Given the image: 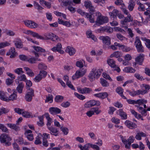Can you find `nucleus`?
Segmentation results:
<instances>
[{
	"label": "nucleus",
	"mask_w": 150,
	"mask_h": 150,
	"mask_svg": "<svg viewBox=\"0 0 150 150\" xmlns=\"http://www.w3.org/2000/svg\"><path fill=\"white\" fill-rule=\"evenodd\" d=\"M103 71L102 69H97L96 68H93L88 76L90 81H92L95 80L96 79L98 78Z\"/></svg>",
	"instance_id": "f257e3e1"
},
{
	"label": "nucleus",
	"mask_w": 150,
	"mask_h": 150,
	"mask_svg": "<svg viewBox=\"0 0 150 150\" xmlns=\"http://www.w3.org/2000/svg\"><path fill=\"white\" fill-rule=\"evenodd\" d=\"M142 85L144 87L145 90H138L132 92H129L128 90H127V91L129 92V95L133 97L139 95H144L147 93L148 91L150 89V86L149 85L144 84H143Z\"/></svg>",
	"instance_id": "f03ea898"
},
{
	"label": "nucleus",
	"mask_w": 150,
	"mask_h": 150,
	"mask_svg": "<svg viewBox=\"0 0 150 150\" xmlns=\"http://www.w3.org/2000/svg\"><path fill=\"white\" fill-rule=\"evenodd\" d=\"M96 15L97 17L95 23L97 25L99 26L108 22V18L107 17L102 16L100 13L98 12H97L96 13Z\"/></svg>",
	"instance_id": "7ed1b4c3"
},
{
	"label": "nucleus",
	"mask_w": 150,
	"mask_h": 150,
	"mask_svg": "<svg viewBox=\"0 0 150 150\" xmlns=\"http://www.w3.org/2000/svg\"><path fill=\"white\" fill-rule=\"evenodd\" d=\"M0 98L1 100L6 102L13 101L17 99V95L15 93H13L8 98L7 97H6L3 92L1 91L0 92Z\"/></svg>",
	"instance_id": "20e7f679"
},
{
	"label": "nucleus",
	"mask_w": 150,
	"mask_h": 150,
	"mask_svg": "<svg viewBox=\"0 0 150 150\" xmlns=\"http://www.w3.org/2000/svg\"><path fill=\"white\" fill-rule=\"evenodd\" d=\"M122 10L124 14L127 15V16L125 18L124 20L121 21V24L122 25H125L127 23L132 21L133 18L128 12V10L125 8H122Z\"/></svg>",
	"instance_id": "39448f33"
},
{
	"label": "nucleus",
	"mask_w": 150,
	"mask_h": 150,
	"mask_svg": "<svg viewBox=\"0 0 150 150\" xmlns=\"http://www.w3.org/2000/svg\"><path fill=\"white\" fill-rule=\"evenodd\" d=\"M11 140L10 137L7 134L3 133L0 136V141L1 143H5L6 146H9L11 144L9 142Z\"/></svg>",
	"instance_id": "423d86ee"
},
{
	"label": "nucleus",
	"mask_w": 150,
	"mask_h": 150,
	"mask_svg": "<svg viewBox=\"0 0 150 150\" xmlns=\"http://www.w3.org/2000/svg\"><path fill=\"white\" fill-rule=\"evenodd\" d=\"M134 45L138 52H144V48L139 38L138 37H136Z\"/></svg>",
	"instance_id": "0eeeda50"
},
{
	"label": "nucleus",
	"mask_w": 150,
	"mask_h": 150,
	"mask_svg": "<svg viewBox=\"0 0 150 150\" xmlns=\"http://www.w3.org/2000/svg\"><path fill=\"white\" fill-rule=\"evenodd\" d=\"M86 69H85L83 71L81 69L76 71L75 74L72 76V79L74 80L82 77L86 72Z\"/></svg>",
	"instance_id": "6e6552de"
},
{
	"label": "nucleus",
	"mask_w": 150,
	"mask_h": 150,
	"mask_svg": "<svg viewBox=\"0 0 150 150\" xmlns=\"http://www.w3.org/2000/svg\"><path fill=\"white\" fill-rule=\"evenodd\" d=\"M34 90L32 88H28L27 92L25 97L26 101L30 102L32 100L33 97L34 96Z\"/></svg>",
	"instance_id": "1a4fd4ad"
},
{
	"label": "nucleus",
	"mask_w": 150,
	"mask_h": 150,
	"mask_svg": "<svg viewBox=\"0 0 150 150\" xmlns=\"http://www.w3.org/2000/svg\"><path fill=\"white\" fill-rule=\"evenodd\" d=\"M45 39H51L53 41L59 40V38L56 35L51 33H47L44 35Z\"/></svg>",
	"instance_id": "9d476101"
},
{
	"label": "nucleus",
	"mask_w": 150,
	"mask_h": 150,
	"mask_svg": "<svg viewBox=\"0 0 150 150\" xmlns=\"http://www.w3.org/2000/svg\"><path fill=\"white\" fill-rule=\"evenodd\" d=\"M24 22L26 26L32 28H36L38 26L37 23L31 20H25L24 21Z\"/></svg>",
	"instance_id": "9b49d317"
},
{
	"label": "nucleus",
	"mask_w": 150,
	"mask_h": 150,
	"mask_svg": "<svg viewBox=\"0 0 150 150\" xmlns=\"http://www.w3.org/2000/svg\"><path fill=\"white\" fill-rule=\"evenodd\" d=\"M62 46L60 43H58L56 46L51 49V50L54 52H57L61 54H63L64 52L62 50Z\"/></svg>",
	"instance_id": "f8f14e48"
},
{
	"label": "nucleus",
	"mask_w": 150,
	"mask_h": 150,
	"mask_svg": "<svg viewBox=\"0 0 150 150\" xmlns=\"http://www.w3.org/2000/svg\"><path fill=\"white\" fill-rule=\"evenodd\" d=\"M100 39L103 40L104 44L109 46L111 44V39L108 36H101L100 37Z\"/></svg>",
	"instance_id": "ddd939ff"
},
{
	"label": "nucleus",
	"mask_w": 150,
	"mask_h": 150,
	"mask_svg": "<svg viewBox=\"0 0 150 150\" xmlns=\"http://www.w3.org/2000/svg\"><path fill=\"white\" fill-rule=\"evenodd\" d=\"M24 33L26 34H30L33 36L34 37H35L38 39H39L41 40H44L45 38L42 36H40L39 34L35 32H34L30 30H28L26 32H24Z\"/></svg>",
	"instance_id": "4468645a"
},
{
	"label": "nucleus",
	"mask_w": 150,
	"mask_h": 150,
	"mask_svg": "<svg viewBox=\"0 0 150 150\" xmlns=\"http://www.w3.org/2000/svg\"><path fill=\"white\" fill-rule=\"evenodd\" d=\"M125 124L128 128L131 129H135L137 127L135 123L129 120H126L125 122Z\"/></svg>",
	"instance_id": "2eb2a0df"
},
{
	"label": "nucleus",
	"mask_w": 150,
	"mask_h": 150,
	"mask_svg": "<svg viewBox=\"0 0 150 150\" xmlns=\"http://www.w3.org/2000/svg\"><path fill=\"white\" fill-rule=\"evenodd\" d=\"M77 90L81 94L89 93L92 91V89L88 88L85 87L83 88H78Z\"/></svg>",
	"instance_id": "dca6fc26"
},
{
	"label": "nucleus",
	"mask_w": 150,
	"mask_h": 150,
	"mask_svg": "<svg viewBox=\"0 0 150 150\" xmlns=\"http://www.w3.org/2000/svg\"><path fill=\"white\" fill-rule=\"evenodd\" d=\"M50 113L53 115L59 113L61 112L60 109L56 107H51L49 109Z\"/></svg>",
	"instance_id": "f3484780"
},
{
	"label": "nucleus",
	"mask_w": 150,
	"mask_h": 150,
	"mask_svg": "<svg viewBox=\"0 0 150 150\" xmlns=\"http://www.w3.org/2000/svg\"><path fill=\"white\" fill-rule=\"evenodd\" d=\"M32 131L30 130H26L25 134L28 139L30 141H32L33 139V134H32Z\"/></svg>",
	"instance_id": "a211bd4d"
},
{
	"label": "nucleus",
	"mask_w": 150,
	"mask_h": 150,
	"mask_svg": "<svg viewBox=\"0 0 150 150\" xmlns=\"http://www.w3.org/2000/svg\"><path fill=\"white\" fill-rule=\"evenodd\" d=\"M48 129L50 131V133L52 135L56 136L58 135V130L57 128L52 127H48Z\"/></svg>",
	"instance_id": "6ab92c4d"
},
{
	"label": "nucleus",
	"mask_w": 150,
	"mask_h": 150,
	"mask_svg": "<svg viewBox=\"0 0 150 150\" xmlns=\"http://www.w3.org/2000/svg\"><path fill=\"white\" fill-rule=\"evenodd\" d=\"M95 97L99 98L102 99H104L108 96V94L107 92L100 93H98L95 94L94 95Z\"/></svg>",
	"instance_id": "aec40b11"
},
{
	"label": "nucleus",
	"mask_w": 150,
	"mask_h": 150,
	"mask_svg": "<svg viewBox=\"0 0 150 150\" xmlns=\"http://www.w3.org/2000/svg\"><path fill=\"white\" fill-rule=\"evenodd\" d=\"M16 54V52L14 47H11L9 50V52L6 53L7 55H10V57L13 58L14 57Z\"/></svg>",
	"instance_id": "412c9836"
},
{
	"label": "nucleus",
	"mask_w": 150,
	"mask_h": 150,
	"mask_svg": "<svg viewBox=\"0 0 150 150\" xmlns=\"http://www.w3.org/2000/svg\"><path fill=\"white\" fill-rule=\"evenodd\" d=\"M119 13V11L116 9H114L112 12L109 13V14L111 18H113L114 19H116L117 16Z\"/></svg>",
	"instance_id": "4be33fe9"
},
{
	"label": "nucleus",
	"mask_w": 150,
	"mask_h": 150,
	"mask_svg": "<svg viewBox=\"0 0 150 150\" xmlns=\"http://www.w3.org/2000/svg\"><path fill=\"white\" fill-rule=\"evenodd\" d=\"M65 51L68 53L69 55H72L74 54L76 52L75 50L72 47L68 46L67 47Z\"/></svg>",
	"instance_id": "5701e85b"
},
{
	"label": "nucleus",
	"mask_w": 150,
	"mask_h": 150,
	"mask_svg": "<svg viewBox=\"0 0 150 150\" xmlns=\"http://www.w3.org/2000/svg\"><path fill=\"white\" fill-rule=\"evenodd\" d=\"M146 134L142 132H139L137 133L135 138L137 140H140L142 139V137H146Z\"/></svg>",
	"instance_id": "b1692460"
},
{
	"label": "nucleus",
	"mask_w": 150,
	"mask_h": 150,
	"mask_svg": "<svg viewBox=\"0 0 150 150\" xmlns=\"http://www.w3.org/2000/svg\"><path fill=\"white\" fill-rule=\"evenodd\" d=\"M119 112V115L121 116L122 119L125 120L127 119V114L123 111L122 109H119L117 111Z\"/></svg>",
	"instance_id": "393cba45"
},
{
	"label": "nucleus",
	"mask_w": 150,
	"mask_h": 150,
	"mask_svg": "<svg viewBox=\"0 0 150 150\" xmlns=\"http://www.w3.org/2000/svg\"><path fill=\"white\" fill-rule=\"evenodd\" d=\"M144 56L143 54H140L139 56L136 59V62L140 65L142 64V63L143 60V57Z\"/></svg>",
	"instance_id": "a878e982"
},
{
	"label": "nucleus",
	"mask_w": 150,
	"mask_h": 150,
	"mask_svg": "<svg viewBox=\"0 0 150 150\" xmlns=\"http://www.w3.org/2000/svg\"><path fill=\"white\" fill-rule=\"evenodd\" d=\"M95 100H92L88 101L84 105L85 108H89L95 105Z\"/></svg>",
	"instance_id": "bb28decb"
},
{
	"label": "nucleus",
	"mask_w": 150,
	"mask_h": 150,
	"mask_svg": "<svg viewBox=\"0 0 150 150\" xmlns=\"http://www.w3.org/2000/svg\"><path fill=\"white\" fill-rule=\"evenodd\" d=\"M44 115L47 120V123L46 124L47 125L48 127H49L51 125V124L52 122V118L50 117V115L48 113L45 114Z\"/></svg>",
	"instance_id": "cd10ccee"
},
{
	"label": "nucleus",
	"mask_w": 150,
	"mask_h": 150,
	"mask_svg": "<svg viewBox=\"0 0 150 150\" xmlns=\"http://www.w3.org/2000/svg\"><path fill=\"white\" fill-rule=\"evenodd\" d=\"M135 3L134 1L132 0H130L128 3V8L129 10L132 11L133 10L134 6Z\"/></svg>",
	"instance_id": "c85d7f7f"
},
{
	"label": "nucleus",
	"mask_w": 150,
	"mask_h": 150,
	"mask_svg": "<svg viewBox=\"0 0 150 150\" xmlns=\"http://www.w3.org/2000/svg\"><path fill=\"white\" fill-rule=\"evenodd\" d=\"M7 125L8 127L11 129H13L16 131H18L20 130V128L19 127L15 124H7Z\"/></svg>",
	"instance_id": "c756f323"
},
{
	"label": "nucleus",
	"mask_w": 150,
	"mask_h": 150,
	"mask_svg": "<svg viewBox=\"0 0 150 150\" xmlns=\"http://www.w3.org/2000/svg\"><path fill=\"white\" fill-rule=\"evenodd\" d=\"M24 69L26 71V74L30 76H33L34 75V73L29 68L25 67H24Z\"/></svg>",
	"instance_id": "7c9ffc66"
},
{
	"label": "nucleus",
	"mask_w": 150,
	"mask_h": 150,
	"mask_svg": "<svg viewBox=\"0 0 150 150\" xmlns=\"http://www.w3.org/2000/svg\"><path fill=\"white\" fill-rule=\"evenodd\" d=\"M18 79H16L15 80V81L16 82H17V81H18L17 83H19L18 80H19L21 81H27L26 77L25 75L24 74L19 76L18 77Z\"/></svg>",
	"instance_id": "2f4dec72"
},
{
	"label": "nucleus",
	"mask_w": 150,
	"mask_h": 150,
	"mask_svg": "<svg viewBox=\"0 0 150 150\" xmlns=\"http://www.w3.org/2000/svg\"><path fill=\"white\" fill-rule=\"evenodd\" d=\"M107 62L108 64L112 67H115L116 66L115 61L112 59H108Z\"/></svg>",
	"instance_id": "473e14b6"
},
{
	"label": "nucleus",
	"mask_w": 150,
	"mask_h": 150,
	"mask_svg": "<svg viewBox=\"0 0 150 150\" xmlns=\"http://www.w3.org/2000/svg\"><path fill=\"white\" fill-rule=\"evenodd\" d=\"M124 71L127 73H134L135 72V70L131 67H127L125 68Z\"/></svg>",
	"instance_id": "72a5a7b5"
},
{
	"label": "nucleus",
	"mask_w": 150,
	"mask_h": 150,
	"mask_svg": "<svg viewBox=\"0 0 150 150\" xmlns=\"http://www.w3.org/2000/svg\"><path fill=\"white\" fill-rule=\"evenodd\" d=\"M38 118L39 120V121L38 122H37V125L40 126H42L44 125L43 122V116H39Z\"/></svg>",
	"instance_id": "f704fd0d"
},
{
	"label": "nucleus",
	"mask_w": 150,
	"mask_h": 150,
	"mask_svg": "<svg viewBox=\"0 0 150 150\" xmlns=\"http://www.w3.org/2000/svg\"><path fill=\"white\" fill-rule=\"evenodd\" d=\"M36 60L41 61V59H38V58H35L34 57H31V58L29 59L28 58L27 61L31 64H34L35 63V62Z\"/></svg>",
	"instance_id": "c9c22d12"
},
{
	"label": "nucleus",
	"mask_w": 150,
	"mask_h": 150,
	"mask_svg": "<svg viewBox=\"0 0 150 150\" xmlns=\"http://www.w3.org/2000/svg\"><path fill=\"white\" fill-rule=\"evenodd\" d=\"M87 37L89 38H91L92 40H94V41H96L97 39L96 37H95L92 34V33L91 31H88L86 33Z\"/></svg>",
	"instance_id": "e433bc0d"
},
{
	"label": "nucleus",
	"mask_w": 150,
	"mask_h": 150,
	"mask_svg": "<svg viewBox=\"0 0 150 150\" xmlns=\"http://www.w3.org/2000/svg\"><path fill=\"white\" fill-rule=\"evenodd\" d=\"M34 49L37 52H45V49L39 46H33Z\"/></svg>",
	"instance_id": "4c0bfd02"
},
{
	"label": "nucleus",
	"mask_w": 150,
	"mask_h": 150,
	"mask_svg": "<svg viewBox=\"0 0 150 150\" xmlns=\"http://www.w3.org/2000/svg\"><path fill=\"white\" fill-rule=\"evenodd\" d=\"M38 68L39 69L45 70L47 69V67L44 63L41 62L38 64Z\"/></svg>",
	"instance_id": "58836bf2"
},
{
	"label": "nucleus",
	"mask_w": 150,
	"mask_h": 150,
	"mask_svg": "<svg viewBox=\"0 0 150 150\" xmlns=\"http://www.w3.org/2000/svg\"><path fill=\"white\" fill-rule=\"evenodd\" d=\"M100 80V83L103 87H106L109 86V83L104 79L101 78Z\"/></svg>",
	"instance_id": "ea45409f"
},
{
	"label": "nucleus",
	"mask_w": 150,
	"mask_h": 150,
	"mask_svg": "<svg viewBox=\"0 0 150 150\" xmlns=\"http://www.w3.org/2000/svg\"><path fill=\"white\" fill-rule=\"evenodd\" d=\"M47 74V72L46 71L41 70L40 71L38 74L42 79H43L46 77Z\"/></svg>",
	"instance_id": "a19ab883"
},
{
	"label": "nucleus",
	"mask_w": 150,
	"mask_h": 150,
	"mask_svg": "<svg viewBox=\"0 0 150 150\" xmlns=\"http://www.w3.org/2000/svg\"><path fill=\"white\" fill-rule=\"evenodd\" d=\"M23 86H24L22 83H18V86L16 88V90L18 93H22Z\"/></svg>",
	"instance_id": "79ce46f5"
},
{
	"label": "nucleus",
	"mask_w": 150,
	"mask_h": 150,
	"mask_svg": "<svg viewBox=\"0 0 150 150\" xmlns=\"http://www.w3.org/2000/svg\"><path fill=\"white\" fill-rule=\"evenodd\" d=\"M147 102V100L144 99H138L136 100V104L140 105L144 103H146Z\"/></svg>",
	"instance_id": "37998d69"
},
{
	"label": "nucleus",
	"mask_w": 150,
	"mask_h": 150,
	"mask_svg": "<svg viewBox=\"0 0 150 150\" xmlns=\"http://www.w3.org/2000/svg\"><path fill=\"white\" fill-rule=\"evenodd\" d=\"M9 111V110L4 108L2 107L0 109V116L2 114H5Z\"/></svg>",
	"instance_id": "c03bdc74"
},
{
	"label": "nucleus",
	"mask_w": 150,
	"mask_h": 150,
	"mask_svg": "<svg viewBox=\"0 0 150 150\" xmlns=\"http://www.w3.org/2000/svg\"><path fill=\"white\" fill-rule=\"evenodd\" d=\"M63 98H64L62 96L58 95L56 96L54 100L57 102H61L62 101Z\"/></svg>",
	"instance_id": "a18cd8bd"
},
{
	"label": "nucleus",
	"mask_w": 150,
	"mask_h": 150,
	"mask_svg": "<svg viewBox=\"0 0 150 150\" xmlns=\"http://www.w3.org/2000/svg\"><path fill=\"white\" fill-rule=\"evenodd\" d=\"M83 61L82 60H80L76 62V66L80 68H81L83 67V62H83Z\"/></svg>",
	"instance_id": "49530a36"
},
{
	"label": "nucleus",
	"mask_w": 150,
	"mask_h": 150,
	"mask_svg": "<svg viewBox=\"0 0 150 150\" xmlns=\"http://www.w3.org/2000/svg\"><path fill=\"white\" fill-rule=\"evenodd\" d=\"M15 45L16 47L18 48H21L23 46L22 42L21 40L16 41L15 42Z\"/></svg>",
	"instance_id": "de8ad7c7"
},
{
	"label": "nucleus",
	"mask_w": 150,
	"mask_h": 150,
	"mask_svg": "<svg viewBox=\"0 0 150 150\" xmlns=\"http://www.w3.org/2000/svg\"><path fill=\"white\" fill-rule=\"evenodd\" d=\"M92 14L91 15L89 14L88 13V15H87L86 17L88 19L90 22L91 23H94L95 22V20L94 19V17L92 15Z\"/></svg>",
	"instance_id": "09e8293b"
},
{
	"label": "nucleus",
	"mask_w": 150,
	"mask_h": 150,
	"mask_svg": "<svg viewBox=\"0 0 150 150\" xmlns=\"http://www.w3.org/2000/svg\"><path fill=\"white\" fill-rule=\"evenodd\" d=\"M53 96L49 94L48 96H46V99L45 100V102L46 103L49 102L50 103H51L53 101Z\"/></svg>",
	"instance_id": "8fccbe9b"
},
{
	"label": "nucleus",
	"mask_w": 150,
	"mask_h": 150,
	"mask_svg": "<svg viewBox=\"0 0 150 150\" xmlns=\"http://www.w3.org/2000/svg\"><path fill=\"white\" fill-rule=\"evenodd\" d=\"M0 129L3 132H8V129L3 124H0Z\"/></svg>",
	"instance_id": "3c124183"
},
{
	"label": "nucleus",
	"mask_w": 150,
	"mask_h": 150,
	"mask_svg": "<svg viewBox=\"0 0 150 150\" xmlns=\"http://www.w3.org/2000/svg\"><path fill=\"white\" fill-rule=\"evenodd\" d=\"M120 52L118 51H115L111 54L110 57H115L116 58H118L120 56Z\"/></svg>",
	"instance_id": "603ef678"
},
{
	"label": "nucleus",
	"mask_w": 150,
	"mask_h": 150,
	"mask_svg": "<svg viewBox=\"0 0 150 150\" xmlns=\"http://www.w3.org/2000/svg\"><path fill=\"white\" fill-rule=\"evenodd\" d=\"M18 141L20 144H24L25 145L29 144V143L27 142H24L23 139L21 137H19L18 139Z\"/></svg>",
	"instance_id": "864d4df0"
},
{
	"label": "nucleus",
	"mask_w": 150,
	"mask_h": 150,
	"mask_svg": "<svg viewBox=\"0 0 150 150\" xmlns=\"http://www.w3.org/2000/svg\"><path fill=\"white\" fill-rule=\"evenodd\" d=\"M84 6L86 8H89L92 6L91 2L89 1H85L84 2Z\"/></svg>",
	"instance_id": "5fc2aeb1"
},
{
	"label": "nucleus",
	"mask_w": 150,
	"mask_h": 150,
	"mask_svg": "<svg viewBox=\"0 0 150 150\" xmlns=\"http://www.w3.org/2000/svg\"><path fill=\"white\" fill-rule=\"evenodd\" d=\"M10 45V44L7 42L0 43V49L4 48L6 46H8Z\"/></svg>",
	"instance_id": "6e6d98bb"
},
{
	"label": "nucleus",
	"mask_w": 150,
	"mask_h": 150,
	"mask_svg": "<svg viewBox=\"0 0 150 150\" xmlns=\"http://www.w3.org/2000/svg\"><path fill=\"white\" fill-rule=\"evenodd\" d=\"M91 110H92L94 113H95L97 115L100 114L101 112V110H99V108L98 107L92 108Z\"/></svg>",
	"instance_id": "4d7b16f0"
},
{
	"label": "nucleus",
	"mask_w": 150,
	"mask_h": 150,
	"mask_svg": "<svg viewBox=\"0 0 150 150\" xmlns=\"http://www.w3.org/2000/svg\"><path fill=\"white\" fill-rule=\"evenodd\" d=\"M138 5H139L138 9L139 11H145L144 6L143 4L139 2L138 3Z\"/></svg>",
	"instance_id": "13d9d810"
},
{
	"label": "nucleus",
	"mask_w": 150,
	"mask_h": 150,
	"mask_svg": "<svg viewBox=\"0 0 150 150\" xmlns=\"http://www.w3.org/2000/svg\"><path fill=\"white\" fill-rule=\"evenodd\" d=\"M116 36L117 38L121 41H122L125 40H127V39L125 37L123 36L120 33L117 34Z\"/></svg>",
	"instance_id": "bf43d9fd"
},
{
	"label": "nucleus",
	"mask_w": 150,
	"mask_h": 150,
	"mask_svg": "<svg viewBox=\"0 0 150 150\" xmlns=\"http://www.w3.org/2000/svg\"><path fill=\"white\" fill-rule=\"evenodd\" d=\"M77 12L83 16H84L86 17L87 15H88V13L85 12L81 9H79L77 10Z\"/></svg>",
	"instance_id": "052dcab7"
},
{
	"label": "nucleus",
	"mask_w": 150,
	"mask_h": 150,
	"mask_svg": "<svg viewBox=\"0 0 150 150\" xmlns=\"http://www.w3.org/2000/svg\"><path fill=\"white\" fill-rule=\"evenodd\" d=\"M74 95L77 98L81 100H83L85 98V96L78 94L77 93H75Z\"/></svg>",
	"instance_id": "680f3d73"
},
{
	"label": "nucleus",
	"mask_w": 150,
	"mask_h": 150,
	"mask_svg": "<svg viewBox=\"0 0 150 150\" xmlns=\"http://www.w3.org/2000/svg\"><path fill=\"white\" fill-rule=\"evenodd\" d=\"M60 128L64 134L67 135L68 134L69 130L67 128L62 126L60 127Z\"/></svg>",
	"instance_id": "e2e57ef3"
},
{
	"label": "nucleus",
	"mask_w": 150,
	"mask_h": 150,
	"mask_svg": "<svg viewBox=\"0 0 150 150\" xmlns=\"http://www.w3.org/2000/svg\"><path fill=\"white\" fill-rule=\"evenodd\" d=\"M14 72L18 75L24 73V71L22 70V69L21 68H18L15 69L14 70Z\"/></svg>",
	"instance_id": "0e129e2a"
},
{
	"label": "nucleus",
	"mask_w": 150,
	"mask_h": 150,
	"mask_svg": "<svg viewBox=\"0 0 150 150\" xmlns=\"http://www.w3.org/2000/svg\"><path fill=\"white\" fill-rule=\"evenodd\" d=\"M42 79L38 74L33 79L34 81L35 82H38Z\"/></svg>",
	"instance_id": "69168bd1"
},
{
	"label": "nucleus",
	"mask_w": 150,
	"mask_h": 150,
	"mask_svg": "<svg viewBox=\"0 0 150 150\" xmlns=\"http://www.w3.org/2000/svg\"><path fill=\"white\" fill-rule=\"evenodd\" d=\"M103 77L105 79H108L111 81H112V79H111L109 75L106 73H103L102 74Z\"/></svg>",
	"instance_id": "338daca9"
},
{
	"label": "nucleus",
	"mask_w": 150,
	"mask_h": 150,
	"mask_svg": "<svg viewBox=\"0 0 150 150\" xmlns=\"http://www.w3.org/2000/svg\"><path fill=\"white\" fill-rule=\"evenodd\" d=\"M19 57L21 60L23 61H27L28 59L26 56L23 54L19 55Z\"/></svg>",
	"instance_id": "774afa93"
}]
</instances>
